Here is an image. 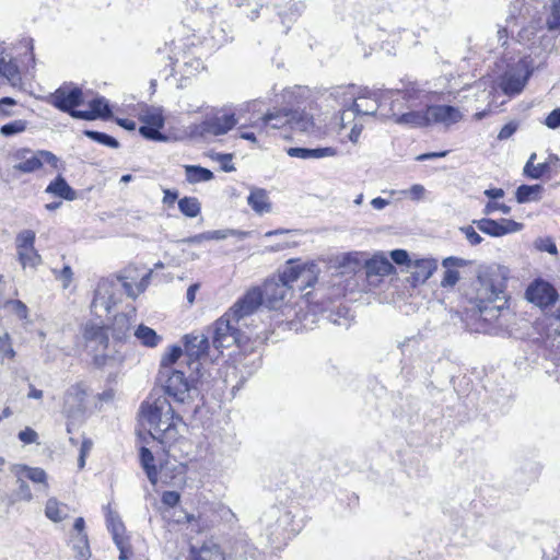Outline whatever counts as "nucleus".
I'll list each match as a JSON object with an SVG mask.
<instances>
[{
	"mask_svg": "<svg viewBox=\"0 0 560 560\" xmlns=\"http://www.w3.org/2000/svg\"><path fill=\"white\" fill-rule=\"evenodd\" d=\"M248 203L257 213H264L270 210V203L264 189L252 190L248 196Z\"/></svg>",
	"mask_w": 560,
	"mask_h": 560,
	"instance_id": "2f4dec72",
	"label": "nucleus"
},
{
	"mask_svg": "<svg viewBox=\"0 0 560 560\" xmlns=\"http://www.w3.org/2000/svg\"><path fill=\"white\" fill-rule=\"evenodd\" d=\"M167 457H168V459H166V462L164 464L160 465V469L158 471L155 465L153 464L154 456H153L152 452L147 447H141V450H140L141 465H142L143 469L145 470L147 476L152 485H156L159 479H161L163 482H166L164 479H166V477H167L166 470H168V469H176L177 467H179L180 472H183V469H184V465L182 463L183 459L177 462L178 465H175L171 462V459H173V458L170 457L168 455H167Z\"/></svg>",
	"mask_w": 560,
	"mask_h": 560,
	"instance_id": "a211bd4d",
	"label": "nucleus"
},
{
	"mask_svg": "<svg viewBox=\"0 0 560 560\" xmlns=\"http://www.w3.org/2000/svg\"><path fill=\"white\" fill-rule=\"evenodd\" d=\"M438 261L432 258L412 259L409 264L410 272L415 283H424L436 270Z\"/></svg>",
	"mask_w": 560,
	"mask_h": 560,
	"instance_id": "5701e85b",
	"label": "nucleus"
},
{
	"mask_svg": "<svg viewBox=\"0 0 560 560\" xmlns=\"http://www.w3.org/2000/svg\"><path fill=\"white\" fill-rule=\"evenodd\" d=\"M233 316L226 312L215 320L213 326L212 345L220 350L241 342V331Z\"/></svg>",
	"mask_w": 560,
	"mask_h": 560,
	"instance_id": "f8f14e48",
	"label": "nucleus"
},
{
	"mask_svg": "<svg viewBox=\"0 0 560 560\" xmlns=\"http://www.w3.org/2000/svg\"><path fill=\"white\" fill-rule=\"evenodd\" d=\"M525 296L528 302L539 307H547L556 303L558 292L549 282L536 279L526 289Z\"/></svg>",
	"mask_w": 560,
	"mask_h": 560,
	"instance_id": "6ab92c4d",
	"label": "nucleus"
},
{
	"mask_svg": "<svg viewBox=\"0 0 560 560\" xmlns=\"http://www.w3.org/2000/svg\"><path fill=\"white\" fill-rule=\"evenodd\" d=\"M81 332L84 346L93 353L95 363L100 366L105 365L108 359V355L105 353L108 347L106 327L102 324L88 322L82 326Z\"/></svg>",
	"mask_w": 560,
	"mask_h": 560,
	"instance_id": "1a4fd4ad",
	"label": "nucleus"
},
{
	"mask_svg": "<svg viewBox=\"0 0 560 560\" xmlns=\"http://www.w3.org/2000/svg\"><path fill=\"white\" fill-rule=\"evenodd\" d=\"M260 289L262 292V303L267 308L287 311V315L292 311L289 304L293 296L292 288L276 278H271L266 280Z\"/></svg>",
	"mask_w": 560,
	"mask_h": 560,
	"instance_id": "9d476101",
	"label": "nucleus"
},
{
	"mask_svg": "<svg viewBox=\"0 0 560 560\" xmlns=\"http://www.w3.org/2000/svg\"><path fill=\"white\" fill-rule=\"evenodd\" d=\"M85 522L83 517H78L73 524V534L71 536L86 535L84 533Z\"/></svg>",
	"mask_w": 560,
	"mask_h": 560,
	"instance_id": "0e129e2a",
	"label": "nucleus"
},
{
	"mask_svg": "<svg viewBox=\"0 0 560 560\" xmlns=\"http://www.w3.org/2000/svg\"><path fill=\"white\" fill-rule=\"evenodd\" d=\"M385 100L389 101L390 115L394 117L395 121L410 127V124L404 121L402 118L405 115L413 112L412 107L415 106L416 94L410 91L397 90L389 92Z\"/></svg>",
	"mask_w": 560,
	"mask_h": 560,
	"instance_id": "2eb2a0df",
	"label": "nucleus"
},
{
	"mask_svg": "<svg viewBox=\"0 0 560 560\" xmlns=\"http://www.w3.org/2000/svg\"><path fill=\"white\" fill-rule=\"evenodd\" d=\"M18 102L9 96L0 98V118H8L14 115V107Z\"/></svg>",
	"mask_w": 560,
	"mask_h": 560,
	"instance_id": "de8ad7c7",
	"label": "nucleus"
},
{
	"mask_svg": "<svg viewBox=\"0 0 560 560\" xmlns=\"http://www.w3.org/2000/svg\"><path fill=\"white\" fill-rule=\"evenodd\" d=\"M393 270L392 262L384 256H375L366 262V273L369 276H387Z\"/></svg>",
	"mask_w": 560,
	"mask_h": 560,
	"instance_id": "cd10ccee",
	"label": "nucleus"
},
{
	"mask_svg": "<svg viewBox=\"0 0 560 560\" xmlns=\"http://www.w3.org/2000/svg\"><path fill=\"white\" fill-rule=\"evenodd\" d=\"M237 124L234 113L217 110L207 115L200 122L196 124L192 132L200 137L222 136L229 132Z\"/></svg>",
	"mask_w": 560,
	"mask_h": 560,
	"instance_id": "9b49d317",
	"label": "nucleus"
},
{
	"mask_svg": "<svg viewBox=\"0 0 560 560\" xmlns=\"http://www.w3.org/2000/svg\"><path fill=\"white\" fill-rule=\"evenodd\" d=\"M460 110L452 105H428L419 112H411L404 116L402 120L410 124V127H428L433 124L445 126L460 121Z\"/></svg>",
	"mask_w": 560,
	"mask_h": 560,
	"instance_id": "6e6552de",
	"label": "nucleus"
},
{
	"mask_svg": "<svg viewBox=\"0 0 560 560\" xmlns=\"http://www.w3.org/2000/svg\"><path fill=\"white\" fill-rule=\"evenodd\" d=\"M119 299V282L102 279L95 290L91 307L96 315L108 314Z\"/></svg>",
	"mask_w": 560,
	"mask_h": 560,
	"instance_id": "4468645a",
	"label": "nucleus"
},
{
	"mask_svg": "<svg viewBox=\"0 0 560 560\" xmlns=\"http://www.w3.org/2000/svg\"><path fill=\"white\" fill-rule=\"evenodd\" d=\"M37 433L36 431H34L33 429L31 428H25L24 430H22L20 433H19V439L25 443V444H31V443H34L36 442L37 440Z\"/></svg>",
	"mask_w": 560,
	"mask_h": 560,
	"instance_id": "bf43d9fd",
	"label": "nucleus"
},
{
	"mask_svg": "<svg viewBox=\"0 0 560 560\" xmlns=\"http://www.w3.org/2000/svg\"><path fill=\"white\" fill-rule=\"evenodd\" d=\"M16 474L20 475L21 477L22 476L26 477L34 483L43 485L45 490L48 488L47 474L42 468L28 467L26 465H22V466H19Z\"/></svg>",
	"mask_w": 560,
	"mask_h": 560,
	"instance_id": "7c9ffc66",
	"label": "nucleus"
},
{
	"mask_svg": "<svg viewBox=\"0 0 560 560\" xmlns=\"http://www.w3.org/2000/svg\"><path fill=\"white\" fill-rule=\"evenodd\" d=\"M179 493L176 491H165L162 494V502L167 506H175L179 502Z\"/></svg>",
	"mask_w": 560,
	"mask_h": 560,
	"instance_id": "13d9d810",
	"label": "nucleus"
},
{
	"mask_svg": "<svg viewBox=\"0 0 560 560\" xmlns=\"http://www.w3.org/2000/svg\"><path fill=\"white\" fill-rule=\"evenodd\" d=\"M70 547L74 551V558L77 560H89L91 557V550L86 535L71 536Z\"/></svg>",
	"mask_w": 560,
	"mask_h": 560,
	"instance_id": "c85d7f7f",
	"label": "nucleus"
},
{
	"mask_svg": "<svg viewBox=\"0 0 560 560\" xmlns=\"http://www.w3.org/2000/svg\"><path fill=\"white\" fill-rule=\"evenodd\" d=\"M2 307H10L11 312H13L20 319H25L27 317V307L19 300L3 301Z\"/></svg>",
	"mask_w": 560,
	"mask_h": 560,
	"instance_id": "a18cd8bd",
	"label": "nucleus"
},
{
	"mask_svg": "<svg viewBox=\"0 0 560 560\" xmlns=\"http://www.w3.org/2000/svg\"><path fill=\"white\" fill-rule=\"evenodd\" d=\"M140 419L149 425L151 436L163 446L166 455L174 458V462L187 457L190 443L179 433V427H185V423L175 413L166 397L150 396L141 405Z\"/></svg>",
	"mask_w": 560,
	"mask_h": 560,
	"instance_id": "f257e3e1",
	"label": "nucleus"
},
{
	"mask_svg": "<svg viewBox=\"0 0 560 560\" xmlns=\"http://www.w3.org/2000/svg\"><path fill=\"white\" fill-rule=\"evenodd\" d=\"M0 354L8 359H14L15 351L12 347L11 337L8 332L0 336Z\"/></svg>",
	"mask_w": 560,
	"mask_h": 560,
	"instance_id": "49530a36",
	"label": "nucleus"
},
{
	"mask_svg": "<svg viewBox=\"0 0 560 560\" xmlns=\"http://www.w3.org/2000/svg\"><path fill=\"white\" fill-rule=\"evenodd\" d=\"M221 160V164H222V171L224 172H232L234 171V167H233V164H232V156L226 154V155H221L220 158Z\"/></svg>",
	"mask_w": 560,
	"mask_h": 560,
	"instance_id": "69168bd1",
	"label": "nucleus"
},
{
	"mask_svg": "<svg viewBox=\"0 0 560 560\" xmlns=\"http://www.w3.org/2000/svg\"><path fill=\"white\" fill-rule=\"evenodd\" d=\"M127 114V117H115L118 126L135 131L137 121H139L141 122L139 133L144 139L151 141H165L167 139V136L162 132L165 126V116L162 108L145 103H137L128 106Z\"/></svg>",
	"mask_w": 560,
	"mask_h": 560,
	"instance_id": "39448f33",
	"label": "nucleus"
},
{
	"mask_svg": "<svg viewBox=\"0 0 560 560\" xmlns=\"http://www.w3.org/2000/svg\"><path fill=\"white\" fill-rule=\"evenodd\" d=\"M545 125L550 129L560 127V108H556L548 114V116L545 118Z\"/></svg>",
	"mask_w": 560,
	"mask_h": 560,
	"instance_id": "4d7b16f0",
	"label": "nucleus"
},
{
	"mask_svg": "<svg viewBox=\"0 0 560 560\" xmlns=\"http://www.w3.org/2000/svg\"><path fill=\"white\" fill-rule=\"evenodd\" d=\"M86 392L81 384L72 385L65 394L63 410L72 416L83 410Z\"/></svg>",
	"mask_w": 560,
	"mask_h": 560,
	"instance_id": "393cba45",
	"label": "nucleus"
},
{
	"mask_svg": "<svg viewBox=\"0 0 560 560\" xmlns=\"http://www.w3.org/2000/svg\"><path fill=\"white\" fill-rule=\"evenodd\" d=\"M49 103L71 117L83 120L97 118L108 119L112 112L108 103L103 97H96L89 103V109L81 110L78 107L83 103V92L78 86L61 85L49 96Z\"/></svg>",
	"mask_w": 560,
	"mask_h": 560,
	"instance_id": "20e7f679",
	"label": "nucleus"
},
{
	"mask_svg": "<svg viewBox=\"0 0 560 560\" xmlns=\"http://www.w3.org/2000/svg\"><path fill=\"white\" fill-rule=\"evenodd\" d=\"M107 525L113 534L114 541H119V539L122 538L124 525L118 518V516L109 512L107 515Z\"/></svg>",
	"mask_w": 560,
	"mask_h": 560,
	"instance_id": "c03bdc74",
	"label": "nucleus"
},
{
	"mask_svg": "<svg viewBox=\"0 0 560 560\" xmlns=\"http://www.w3.org/2000/svg\"><path fill=\"white\" fill-rule=\"evenodd\" d=\"M259 136L268 135L270 130H287L291 133H280L283 138H291L294 132H310L314 129L313 117L304 112L289 108H276L273 112L267 113L261 122L255 124Z\"/></svg>",
	"mask_w": 560,
	"mask_h": 560,
	"instance_id": "423d86ee",
	"label": "nucleus"
},
{
	"mask_svg": "<svg viewBox=\"0 0 560 560\" xmlns=\"http://www.w3.org/2000/svg\"><path fill=\"white\" fill-rule=\"evenodd\" d=\"M318 266L314 262H304L301 265V272H300V280L303 284L301 287L302 290H304L307 287H312L316 281L318 277Z\"/></svg>",
	"mask_w": 560,
	"mask_h": 560,
	"instance_id": "72a5a7b5",
	"label": "nucleus"
},
{
	"mask_svg": "<svg viewBox=\"0 0 560 560\" xmlns=\"http://www.w3.org/2000/svg\"><path fill=\"white\" fill-rule=\"evenodd\" d=\"M380 104L375 94L363 96L360 95L354 98L351 109L360 115H375L378 110Z\"/></svg>",
	"mask_w": 560,
	"mask_h": 560,
	"instance_id": "a878e982",
	"label": "nucleus"
},
{
	"mask_svg": "<svg viewBox=\"0 0 560 560\" xmlns=\"http://www.w3.org/2000/svg\"><path fill=\"white\" fill-rule=\"evenodd\" d=\"M209 348L208 337L200 335H187L185 336V349L183 350V357L187 358L186 363L188 365L197 362L203 354H206Z\"/></svg>",
	"mask_w": 560,
	"mask_h": 560,
	"instance_id": "4be33fe9",
	"label": "nucleus"
},
{
	"mask_svg": "<svg viewBox=\"0 0 560 560\" xmlns=\"http://www.w3.org/2000/svg\"><path fill=\"white\" fill-rule=\"evenodd\" d=\"M182 358L183 349L179 346L170 347L161 358L156 382L176 402L186 404L194 399L196 388L185 376V372L178 369Z\"/></svg>",
	"mask_w": 560,
	"mask_h": 560,
	"instance_id": "7ed1b4c3",
	"label": "nucleus"
},
{
	"mask_svg": "<svg viewBox=\"0 0 560 560\" xmlns=\"http://www.w3.org/2000/svg\"><path fill=\"white\" fill-rule=\"evenodd\" d=\"M115 544L120 551L119 559L128 560V549L126 548V546L124 544V538L119 539V541H115Z\"/></svg>",
	"mask_w": 560,
	"mask_h": 560,
	"instance_id": "774afa93",
	"label": "nucleus"
},
{
	"mask_svg": "<svg viewBox=\"0 0 560 560\" xmlns=\"http://www.w3.org/2000/svg\"><path fill=\"white\" fill-rule=\"evenodd\" d=\"M494 211H501L502 213L508 214L510 213L511 208L504 203H499L495 201H489L483 208V213L487 215L493 213Z\"/></svg>",
	"mask_w": 560,
	"mask_h": 560,
	"instance_id": "5fc2aeb1",
	"label": "nucleus"
},
{
	"mask_svg": "<svg viewBox=\"0 0 560 560\" xmlns=\"http://www.w3.org/2000/svg\"><path fill=\"white\" fill-rule=\"evenodd\" d=\"M288 154L294 158L301 159H319L324 156H332L336 154V150L330 147L317 148V149H305V148H290Z\"/></svg>",
	"mask_w": 560,
	"mask_h": 560,
	"instance_id": "bb28decb",
	"label": "nucleus"
},
{
	"mask_svg": "<svg viewBox=\"0 0 560 560\" xmlns=\"http://www.w3.org/2000/svg\"><path fill=\"white\" fill-rule=\"evenodd\" d=\"M535 247L540 252H547L549 254H557V246L551 238H537L535 241Z\"/></svg>",
	"mask_w": 560,
	"mask_h": 560,
	"instance_id": "603ef678",
	"label": "nucleus"
},
{
	"mask_svg": "<svg viewBox=\"0 0 560 560\" xmlns=\"http://www.w3.org/2000/svg\"><path fill=\"white\" fill-rule=\"evenodd\" d=\"M485 195L491 199H499L504 196V191L501 188H491V189L485 190Z\"/></svg>",
	"mask_w": 560,
	"mask_h": 560,
	"instance_id": "338daca9",
	"label": "nucleus"
},
{
	"mask_svg": "<svg viewBox=\"0 0 560 560\" xmlns=\"http://www.w3.org/2000/svg\"><path fill=\"white\" fill-rule=\"evenodd\" d=\"M472 224L477 230L492 237H501L506 234L520 232L524 226L523 223L511 219H501L495 221L487 218L474 220Z\"/></svg>",
	"mask_w": 560,
	"mask_h": 560,
	"instance_id": "aec40b11",
	"label": "nucleus"
},
{
	"mask_svg": "<svg viewBox=\"0 0 560 560\" xmlns=\"http://www.w3.org/2000/svg\"><path fill=\"white\" fill-rule=\"evenodd\" d=\"M517 129H518L517 121H514V120L509 121L500 129L497 138L500 141L506 140V139L511 138L516 132Z\"/></svg>",
	"mask_w": 560,
	"mask_h": 560,
	"instance_id": "3c124183",
	"label": "nucleus"
},
{
	"mask_svg": "<svg viewBox=\"0 0 560 560\" xmlns=\"http://www.w3.org/2000/svg\"><path fill=\"white\" fill-rule=\"evenodd\" d=\"M45 515L52 522H60L67 516L66 505L50 498L45 506Z\"/></svg>",
	"mask_w": 560,
	"mask_h": 560,
	"instance_id": "c9c22d12",
	"label": "nucleus"
},
{
	"mask_svg": "<svg viewBox=\"0 0 560 560\" xmlns=\"http://www.w3.org/2000/svg\"><path fill=\"white\" fill-rule=\"evenodd\" d=\"M194 560H224V556L220 547L215 544H205Z\"/></svg>",
	"mask_w": 560,
	"mask_h": 560,
	"instance_id": "4c0bfd02",
	"label": "nucleus"
},
{
	"mask_svg": "<svg viewBox=\"0 0 560 560\" xmlns=\"http://www.w3.org/2000/svg\"><path fill=\"white\" fill-rule=\"evenodd\" d=\"M10 159L14 170L21 173H36L60 175L63 171V163L52 152L47 150H32L20 148L14 150Z\"/></svg>",
	"mask_w": 560,
	"mask_h": 560,
	"instance_id": "0eeeda50",
	"label": "nucleus"
},
{
	"mask_svg": "<svg viewBox=\"0 0 560 560\" xmlns=\"http://www.w3.org/2000/svg\"><path fill=\"white\" fill-rule=\"evenodd\" d=\"M86 135L90 138L95 139L103 144L114 147V148H116L118 145L117 140L106 133L98 132V131H86Z\"/></svg>",
	"mask_w": 560,
	"mask_h": 560,
	"instance_id": "8fccbe9b",
	"label": "nucleus"
},
{
	"mask_svg": "<svg viewBox=\"0 0 560 560\" xmlns=\"http://www.w3.org/2000/svg\"><path fill=\"white\" fill-rule=\"evenodd\" d=\"M187 175H213L211 171L200 166H187Z\"/></svg>",
	"mask_w": 560,
	"mask_h": 560,
	"instance_id": "e2e57ef3",
	"label": "nucleus"
},
{
	"mask_svg": "<svg viewBox=\"0 0 560 560\" xmlns=\"http://www.w3.org/2000/svg\"><path fill=\"white\" fill-rule=\"evenodd\" d=\"M135 336L147 347H156L162 339L152 328L144 325L136 329Z\"/></svg>",
	"mask_w": 560,
	"mask_h": 560,
	"instance_id": "e433bc0d",
	"label": "nucleus"
},
{
	"mask_svg": "<svg viewBox=\"0 0 560 560\" xmlns=\"http://www.w3.org/2000/svg\"><path fill=\"white\" fill-rule=\"evenodd\" d=\"M18 488L16 490L8 497V505L11 506L20 501L30 502L33 499V494L31 491L30 486L26 483V481L18 475L16 480Z\"/></svg>",
	"mask_w": 560,
	"mask_h": 560,
	"instance_id": "c756f323",
	"label": "nucleus"
},
{
	"mask_svg": "<svg viewBox=\"0 0 560 560\" xmlns=\"http://www.w3.org/2000/svg\"><path fill=\"white\" fill-rule=\"evenodd\" d=\"M233 231H223V230H217V231H208L205 232L206 241L209 240H223L226 238L229 234H233Z\"/></svg>",
	"mask_w": 560,
	"mask_h": 560,
	"instance_id": "680f3d73",
	"label": "nucleus"
},
{
	"mask_svg": "<svg viewBox=\"0 0 560 560\" xmlns=\"http://www.w3.org/2000/svg\"><path fill=\"white\" fill-rule=\"evenodd\" d=\"M46 191L68 200L75 198L74 190L66 183L63 177H57L56 180L47 187Z\"/></svg>",
	"mask_w": 560,
	"mask_h": 560,
	"instance_id": "f704fd0d",
	"label": "nucleus"
},
{
	"mask_svg": "<svg viewBox=\"0 0 560 560\" xmlns=\"http://www.w3.org/2000/svg\"><path fill=\"white\" fill-rule=\"evenodd\" d=\"M301 265V262L289 261L277 279L292 288V284L300 280Z\"/></svg>",
	"mask_w": 560,
	"mask_h": 560,
	"instance_id": "473e14b6",
	"label": "nucleus"
},
{
	"mask_svg": "<svg viewBox=\"0 0 560 560\" xmlns=\"http://www.w3.org/2000/svg\"><path fill=\"white\" fill-rule=\"evenodd\" d=\"M541 187L539 185H522L516 189V200L520 203L538 199Z\"/></svg>",
	"mask_w": 560,
	"mask_h": 560,
	"instance_id": "58836bf2",
	"label": "nucleus"
},
{
	"mask_svg": "<svg viewBox=\"0 0 560 560\" xmlns=\"http://www.w3.org/2000/svg\"><path fill=\"white\" fill-rule=\"evenodd\" d=\"M533 69L527 58L520 59L511 69V73L505 74L501 81V89L504 94L514 96L520 94L526 86Z\"/></svg>",
	"mask_w": 560,
	"mask_h": 560,
	"instance_id": "ddd939ff",
	"label": "nucleus"
},
{
	"mask_svg": "<svg viewBox=\"0 0 560 560\" xmlns=\"http://www.w3.org/2000/svg\"><path fill=\"white\" fill-rule=\"evenodd\" d=\"M536 158V153L529 156L523 170L524 175L545 176L560 173V159L558 156L550 154L544 162L535 165Z\"/></svg>",
	"mask_w": 560,
	"mask_h": 560,
	"instance_id": "412c9836",
	"label": "nucleus"
},
{
	"mask_svg": "<svg viewBox=\"0 0 560 560\" xmlns=\"http://www.w3.org/2000/svg\"><path fill=\"white\" fill-rule=\"evenodd\" d=\"M412 200H420L424 197L425 189L422 185H413L405 191Z\"/></svg>",
	"mask_w": 560,
	"mask_h": 560,
	"instance_id": "052dcab7",
	"label": "nucleus"
},
{
	"mask_svg": "<svg viewBox=\"0 0 560 560\" xmlns=\"http://www.w3.org/2000/svg\"><path fill=\"white\" fill-rule=\"evenodd\" d=\"M458 280H459V272L457 270L446 269L441 284L443 287H453L458 282Z\"/></svg>",
	"mask_w": 560,
	"mask_h": 560,
	"instance_id": "6e6d98bb",
	"label": "nucleus"
},
{
	"mask_svg": "<svg viewBox=\"0 0 560 560\" xmlns=\"http://www.w3.org/2000/svg\"><path fill=\"white\" fill-rule=\"evenodd\" d=\"M477 228L474 225L462 226L459 230L465 235L468 243L472 246L479 245L482 242V237L477 233Z\"/></svg>",
	"mask_w": 560,
	"mask_h": 560,
	"instance_id": "09e8293b",
	"label": "nucleus"
},
{
	"mask_svg": "<svg viewBox=\"0 0 560 560\" xmlns=\"http://www.w3.org/2000/svg\"><path fill=\"white\" fill-rule=\"evenodd\" d=\"M508 278L509 269L497 265L479 270L477 279L472 282L468 299L485 323L493 324L505 310Z\"/></svg>",
	"mask_w": 560,
	"mask_h": 560,
	"instance_id": "f03ea898",
	"label": "nucleus"
},
{
	"mask_svg": "<svg viewBox=\"0 0 560 560\" xmlns=\"http://www.w3.org/2000/svg\"><path fill=\"white\" fill-rule=\"evenodd\" d=\"M549 31L560 32V0H552L550 5V13L546 22Z\"/></svg>",
	"mask_w": 560,
	"mask_h": 560,
	"instance_id": "a19ab883",
	"label": "nucleus"
},
{
	"mask_svg": "<svg viewBox=\"0 0 560 560\" xmlns=\"http://www.w3.org/2000/svg\"><path fill=\"white\" fill-rule=\"evenodd\" d=\"M178 208L183 214L195 218L200 212V203L195 197H185L178 201Z\"/></svg>",
	"mask_w": 560,
	"mask_h": 560,
	"instance_id": "ea45409f",
	"label": "nucleus"
},
{
	"mask_svg": "<svg viewBox=\"0 0 560 560\" xmlns=\"http://www.w3.org/2000/svg\"><path fill=\"white\" fill-rule=\"evenodd\" d=\"M390 258L397 265H405L407 269L409 268V264L412 261L410 259L408 253L405 249H395L390 252Z\"/></svg>",
	"mask_w": 560,
	"mask_h": 560,
	"instance_id": "864d4df0",
	"label": "nucleus"
},
{
	"mask_svg": "<svg viewBox=\"0 0 560 560\" xmlns=\"http://www.w3.org/2000/svg\"><path fill=\"white\" fill-rule=\"evenodd\" d=\"M0 75L5 78L12 86L22 84L18 59L5 51H0Z\"/></svg>",
	"mask_w": 560,
	"mask_h": 560,
	"instance_id": "b1692460",
	"label": "nucleus"
},
{
	"mask_svg": "<svg viewBox=\"0 0 560 560\" xmlns=\"http://www.w3.org/2000/svg\"><path fill=\"white\" fill-rule=\"evenodd\" d=\"M26 127L27 122L25 120L18 119L1 126L0 132L5 137H10L25 131Z\"/></svg>",
	"mask_w": 560,
	"mask_h": 560,
	"instance_id": "37998d69",
	"label": "nucleus"
},
{
	"mask_svg": "<svg viewBox=\"0 0 560 560\" xmlns=\"http://www.w3.org/2000/svg\"><path fill=\"white\" fill-rule=\"evenodd\" d=\"M149 278V275L145 276L138 284L133 285L127 281H120L119 282V293L121 292V289L126 292V294L130 298H137L141 292L145 290L147 287V279Z\"/></svg>",
	"mask_w": 560,
	"mask_h": 560,
	"instance_id": "79ce46f5",
	"label": "nucleus"
},
{
	"mask_svg": "<svg viewBox=\"0 0 560 560\" xmlns=\"http://www.w3.org/2000/svg\"><path fill=\"white\" fill-rule=\"evenodd\" d=\"M19 261L23 268H35L42 262V257L34 247L35 232L24 230L20 232L15 240Z\"/></svg>",
	"mask_w": 560,
	"mask_h": 560,
	"instance_id": "dca6fc26",
	"label": "nucleus"
},
{
	"mask_svg": "<svg viewBox=\"0 0 560 560\" xmlns=\"http://www.w3.org/2000/svg\"><path fill=\"white\" fill-rule=\"evenodd\" d=\"M264 305L262 292L260 287L249 289L234 305L228 311L229 316H233L236 323L252 315L256 310Z\"/></svg>",
	"mask_w": 560,
	"mask_h": 560,
	"instance_id": "f3484780",
	"label": "nucleus"
}]
</instances>
